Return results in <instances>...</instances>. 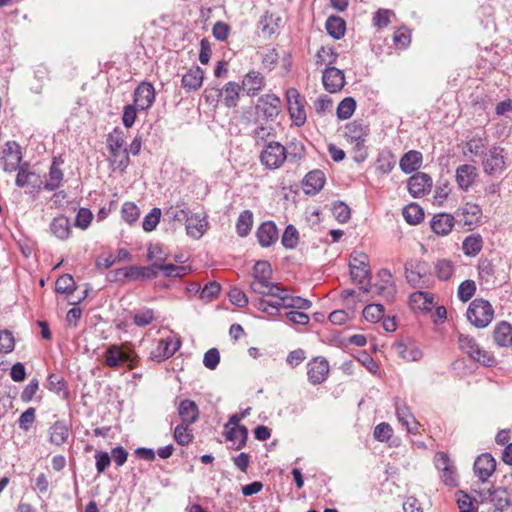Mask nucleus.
I'll list each match as a JSON object with an SVG mask.
<instances>
[{"mask_svg": "<svg viewBox=\"0 0 512 512\" xmlns=\"http://www.w3.org/2000/svg\"><path fill=\"white\" fill-rule=\"evenodd\" d=\"M476 283L473 280H464L460 283L457 291V296L461 302L469 301L476 292Z\"/></svg>", "mask_w": 512, "mask_h": 512, "instance_id": "56", "label": "nucleus"}, {"mask_svg": "<svg viewBox=\"0 0 512 512\" xmlns=\"http://www.w3.org/2000/svg\"><path fill=\"white\" fill-rule=\"evenodd\" d=\"M312 306L309 299L301 296H293L289 294V290L283 287V293L278 299L267 300L260 298L256 307L258 310L268 314L271 317L281 316V308L293 310H308Z\"/></svg>", "mask_w": 512, "mask_h": 512, "instance_id": "2", "label": "nucleus"}, {"mask_svg": "<svg viewBox=\"0 0 512 512\" xmlns=\"http://www.w3.org/2000/svg\"><path fill=\"white\" fill-rule=\"evenodd\" d=\"M21 147L16 141L5 143L0 154V165L5 172L12 173L22 164Z\"/></svg>", "mask_w": 512, "mask_h": 512, "instance_id": "14", "label": "nucleus"}, {"mask_svg": "<svg viewBox=\"0 0 512 512\" xmlns=\"http://www.w3.org/2000/svg\"><path fill=\"white\" fill-rule=\"evenodd\" d=\"M155 101V89L149 82L140 83L134 91V105L139 110L149 109Z\"/></svg>", "mask_w": 512, "mask_h": 512, "instance_id": "21", "label": "nucleus"}, {"mask_svg": "<svg viewBox=\"0 0 512 512\" xmlns=\"http://www.w3.org/2000/svg\"><path fill=\"white\" fill-rule=\"evenodd\" d=\"M248 435V428L244 425H233V427L229 428L225 433V437L229 441H235L239 439L237 444L233 446L234 450H241L246 446Z\"/></svg>", "mask_w": 512, "mask_h": 512, "instance_id": "41", "label": "nucleus"}, {"mask_svg": "<svg viewBox=\"0 0 512 512\" xmlns=\"http://www.w3.org/2000/svg\"><path fill=\"white\" fill-rule=\"evenodd\" d=\"M407 283L413 288L428 287L429 264L422 259H409L404 265Z\"/></svg>", "mask_w": 512, "mask_h": 512, "instance_id": "7", "label": "nucleus"}, {"mask_svg": "<svg viewBox=\"0 0 512 512\" xmlns=\"http://www.w3.org/2000/svg\"><path fill=\"white\" fill-rule=\"evenodd\" d=\"M47 389L63 399H67L69 397V391L67 388L66 381L64 378L58 373H51L47 378Z\"/></svg>", "mask_w": 512, "mask_h": 512, "instance_id": "43", "label": "nucleus"}, {"mask_svg": "<svg viewBox=\"0 0 512 512\" xmlns=\"http://www.w3.org/2000/svg\"><path fill=\"white\" fill-rule=\"evenodd\" d=\"M473 470L475 476L485 483L496 470V460L490 453H483L474 461Z\"/></svg>", "mask_w": 512, "mask_h": 512, "instance_id": "19", "label": "nucleus"}, {"mask_svg": "<svg viewBox=\"0 0 512 512\" xmlns=\"http://www.w3.org/2000/svg\"><path fill=\"white\" fill-rule=\"evenodd\" d=\"M397 354L406 361H418L422 358V351L414 344H405L403 341H397L393 345Z\"/></svg>", "mask_w": 512, "mask_h": 512, "instance_id": "40", "label": "nucleus"}, {"mask_svg": "<svg viewBox=\"0 0 512 512\" xmlns=\"http://www.w3.org/2000/svg\"><path fill=\"white\" fill-rule=\"evenodd\" d=\"M299 243V233L296 227L288 224L281 237V244L286 249H295Z\"/></svg>", "mask_w": 512, "mask_h": 512, "instance_id": "49", "label": "nucleus"}, {"mask_svg": "<svg viewBox=\"0 0 512 512\" xmlns=\"http://www.w3.org/2000/svg\"><path fill=\"white\" fill-rule=\"evenodd\" d=\"M281 100L274 94H266L258 99L257 110L267 120H274L280 113Z\"/></svg>", "mask_w": 512, "mask_h": 512, "instance_id": "23", "label": "nucleus"}, {"mask_svg": "<svg viewBox=\"0 0 512 512\" xmlns=\"http://www.w3.org/2000/svg\"><path fill=\"white\" fill-rule=\"evenodd\" d=\"M287 108L293 124L301 127L307 120L305 111V99L296 88H289L286 91Z\"/></svg>", "mask_w": 512, "mask_h": 512, "instance_id": "12", "label": "nucleus"}, {"mask_svg": "<svg viewBox=\"0 0 512 512\" xmlns=\"http://www.w3.org/2000/svg\"><path fill=\"white\" fill-rule=\"evenodd\" d=\"M403 217L410 225H417L424 219V210L417 203H410L403 208Z\"/></svg>", "mask_w": 512, "mask_h": 512, "instance_id": "46", "label": "nucleus"}, {"mask_svg": "<svg viewBox=\"0 0 512 512\" xmlns=\"http://www.w3.org/2000/svg\"><path fill=\"white\" fill-rule=\"evenodd\" d=\"M324 54L329 56V60L328 66H326L322 73V83L326 91L337 93L343 89L346 83L343 70L333 66L337 62L339 55L333 48L322 46L316 53L315 63L317 66L325 64Z\"/></svg>", "mask_w": 512, "mask_h": 512, "instance_id": "1", "label": "nucleus"}, {"mask_svg": "<svg viewBox=\"0 0 512 512\" xmlns=\"http://www.w3.org/2000/svg\"><path fill=\"white\" fill-rule=\"evenodd\" d=\"M286 148L279 142H270L262 150L260 161L268 169H277L287 157Z\"/></svg>", "mask_w": 512, "mask_h": 512, "instance_id": "13", "label": "nucleus"}, {"mask_svg": "<svg viewBox=\"0 0 512 512\" xmlns=\"http://www.w3.org/2000/svg\"><path fill=\"white\" fill-rule=\"evenodd\" d=\"M254 219L251 210L245 209L240 212L236 221V233L239 237H247L253 227Z\"/></svg>", "mask_w": 512, "mask_h": 512, "instance_id": "44", "label": "nucleus"}, {"mask_svg": "<svg viewBox=\"0 0 512 512\" xmlns=\"http://www.w3.org/2000/svg\"><path fill=\"white\" fill-rule=\"evenodd\" d=\"M350 258L349 267L352 280L359 285L360 290L369 292L371 289V271L367 255L354 252Z\"/></svg>", "mask_w": 512, "mask_h": 512, "instance_id": "4", "label": "nucleus"}, {"mask_svg": "<svg viewBox=\"0 0 512 512\" xmlns=\"http://www.w3.org/2000/svg\"><path fill=\"white\" fill-rule=\"evenodd\" d=\"M156 268L155 262L148 266H128L126 275L130 281H148L156 278Z\"/></svg>", "mask_w": 512, "mask_h": 512, "instance_id": "32", "label": "nucleus"}, {"mask_svg": "<svg viewBox=\"0 0 512 512\" xmlns=\"http://www.w3.org/2000/svg\"><path fill=\"white\" fill-rule=\"evenodd\" d=\"M478 170L474 165L462 164L456 168L455 180L460 190L467 192L475 183Z\"/></svg>", "mask_w": 512, "mask_h": 512, "instance_id": "22", "label": "nucleus"}, {"mask_svg": "<svg viewBox=\"0 0 512 512\" xmlns=\"http://www.w3.org/2000/svg\"><path fill=\"white\" fill-rule=\"evenodd\" d=\"M264 77L260 72L249 71L243 81L242 89H244L248 96H256L264 87Z\"/></svg>", "mask_w": 512, "mask_h": 512, "instance_id": "31", "label": "nucleus"}, {"mask_svg": "<svg viewBox=\"0 0 512 512\" xmlns=\"http://www.w3.org/2000/svg\"><path fill=\"white\" fill-rule=\"evenodd\" d=\"M423 155L420 151L410 150L406 152L399 161V166L402 172L410 174L419 172L418 169L422 166Z\"/></svg>", "mask_w": 512, "mask_h": 512, "instance_id": "29", "label": "nucleus"}, {"mask_svg": "<svg viewBox=\"0 0 512 512\" xmlns=\"http://www.w3.org/2000/svg\"><path fill=\"white\" fill-rule=\"evenodd\" d=\"M435 466L440 471L443 483L449 487L458 486L456 467L445 452H437L434 458Z\"/></svg>", "mask_w": 512, "mask_h": 512, "instance_id": "15", "label": "nucleus"}, {"mask_svg": "<svg viewBox=\"0 0 512 512\" xmlns=\"http://www.w3.org/2000/svg\"><path fill=\"white\" fill-rule=\"evenodd\" d=\"M75 289V281L70 274L60 276L55 282V291L59 294L70 295Z\"/></svg>", "mask_w": 512, "mask_h": 512, "instance_id": "54", "label": "nucleus"}, {"mask_svg": "<svg viewBox=\"0 0 512 512\" xmlns=\"http://www.w3.org/2000/svg\"><path fill=\"white\" fill-rule=\"evenodd\" d=\"M16 171L15 185L17 187L23 188L27 185H31L33 192L38 193L41 191L42 181L35 172L30 170V164L28 162H23Z\"/></svg>", "mask_w": 512, "mask_h": 512, "instance_id": "18", "label": "nucleus"}, {"mask_svg": "<svg viewBox=\"0 0 512 512\" xmlns=\"http://www.w3.org/2000/svg\"><path fill=\"white\" fill-rule=\"evenodd\" d=\"M332 213L335 219L340 223H346L351 217L349 206L342 201H335L332 205Z\"/></svg>", "mask_w": 512, "mask_h": 512, "instance_id": "58", "label": "nucleus"}, {"mask_svg": "<svg viewBox=\"0 0 512 512\" xmlns=\"http://www.w3.org/2000/svg\"><path fill=\"white\" fill-rule=\"evenodd\" d=\"M385 309L382 304H368L363 309V317L371 323H377L384 317Z\"/></svg>", "mask_w": 512, "mask_h": 512, "instance_id": "53", "label": "nucleus"}, {"mask_svg": "<svg viewBox=\"0 0 512 512\" xmlns=\"http://www.w3.org/2000/svg\"><path fill=\"white\" fill-rule=\"evenodd\" d=\"M207 226L208 221L206 217H200L198 214L190 213L186 221V232L190 237L200 239L205 233Z\"/></svg>", "mask_w": 512, "mask_h": 512, "instance_id": "34", "label": "nucleus"}, {"mask_svg": "<svg viewBox=\"0 0 512 512\" xmlns=\"http://www.w3.org/2000/svg\"><path fill=\"white\" fill-rule=\"evenodd\" d=\"M161 218V209L158 207H154L150 210V212L144 217L142 222V228L146 232L153 231Z\"/></svg>", "mask_w": 512, "mask_h": 512, "instance_id": "60", "label": "nucleus"}, {"mask_svg": "<svg viewBox=\"0 0 512 512\" xmlns=\"http://www.w3.org/2000/svg\"><path fill=\"white\" fill-rule=\"evenodd\" d=\"M190 424L180 423L173 431V439L180 446H188L194 439Z\"/></svg>", "mask_w": 512, "mask_h": 512, "instance_id": "48", "label": "nucleus"}, {"mask_svg": "<svg viewBox=\"0 0 512 512\" xmlns=\"http://www.w3.org/2000/svg\"><path fill=\"white\" fill-rule=\"evenodd\" d=\"M507 153L498 145L491 146L482 156L483 171L488 176L502 174L507 169Z\"/></svg>", "mask_w": 512, "mask_h": 512, "instance_id": "8", "label": "nucleus"}, {"mask_svg": "<svg viewBox=\"0 0 512 512\" xmlns=\"http://www.w3.org/2000/svg\"><path fill=\"white\" fill-rule=\"evenodd\" d=\"M455 224V216L445 212L435 214L430 221L432 231L439 236L448 235Z\"/></svg>", "mask_w": 512, "mask_h": 512, "instance_id": "26", "label": "nucleus"}, {"mask_svg": "<svg viewBox=\"0 0 512 512\" xmlns=\"http://www.w3.org/2000/svg\"><path fill=\"white\" fill-rule=\"evenodd\" d=\"M250 289L254 293L272 296L274 299H278V296L283 293V287L265 279H254L250 284Z\"/></svg>", "mask_w": 512, "mask_h": 512, "instance_id": "30", "label": "nucleus"}, {"mask_svg": "<svg viewBox=\"0 0 512 512\" xmlns=\"http://www.w3.org/2000/svg\"><path fill=\"white\" fill-rule=\"evenodd\" d=\"M395 411L398 421L407 429L409 433L416 434L419 429V423L410 412L407 404L400 398L395 399Z\"/></svg>", "mask_w": 512, "mask_h": 512, "instance_id": "24", "label": "nucleus"}, {"mask_svg": "<svg viewBox=\"0 0 512 512\" xmlns=\"http://www.w3.org/2000/svg\"><path fill=\"white\" fill-rule=\"evenodd\" d=\"M396 159L395 155L388 148L379 151L375 165L376 170L380 174H389L395 167Z\"/></svg>", "mask_w": 512, "mask_h": 512, "instance_id": "39", "label": "nucleus"}, {"mask_svg": "<svg viewBox=\"0 0 512 512\" xmlns=\"http://www.w3.org/2000/svg\"><path fill=\"white\" fill-rule=\"evenodd\" d=\"M494 342L499 347H507L512 344V325L507 321L498 323L493 331Z\"/></svg>", "mask_w": 512, "mask_h": 512, "instance_id": "38", "label": "nucleus"}, {"mask_svg": "<svg viewBox=\"0 0 512 512\" xmlns=\"http://www.w3.org/2000/svg\"><path fill=\"white\" fill-rule=\"evenodd\" d=\"M329 363L321 356L311 359L307 363V376L308 380L313 385L323 383L329 374Z\"/></svg>", "mask_w": 512, "mask_h": 512, "instance_id": "17", "label": "nucleus"}, {"mask_svg": "<svg viewBox=\"0 0 512 512\" xmlns=\"http://www.w3.org/2000/svg\"><path fill=\"white\" fill-rule=\"evenodd\" d=\"M457 499V506L459 509V512H477V509L475 508L473 504V500L466 492L463 490H459L456 493Z\"/></svg>", "mask_w": 512, "mask_h": 512, "instance_id": "63", "label": "nucleus"}, {"mask_svg": "<svg viewBox=\"0 0 512 512\" xmlns=\"http://www.w3.org/2000/svg\"><path fill=\"white\" fill-rule=\"evenodd\" d=\"M62 180L63 172L58 168L56 159H54L49 168V180L45 183L42 182V188L47 191H55L61 185Z\"/></svg>", "mask_w": 512, "mask_h": 512, "instance_id": "47", "label": "nucleus"}, {"mask_svg": "<svg viewBox=\"0 0 512 512\" xmlns=\"http://www.w3.org/2000/svg\"><path fill=\"white\" fill-rule=\"evenodd\" d=\"M221 291V286L216 281L208 282L200 291V299L205 302H210L217 298Z\"/></svg>", "mask_w": 512, "mask_h": 512, "instance_id": "62", "label": "nucleus"}, {"mask_svg": "<svg viewBox=\"0 0 512 512\" xmlns=\"http://www.w3.org/2000/svg\"><path fill=\"white\" fill-rule=\"evenodd\" d=\"M483 248V238L479 233L470 234L462 242V251L466 256L475 257Z\"/></svg>", "mask_w": 512, "mask_h": 512, "instance_id": "42", "label": "nucleus"}, {"mask_svg": "<svg viewBox=\"0 0 512 512\" xmlns=\"http://www.w3.org/2000/svg\"><path fill=\"white\" fill-rule=\"evenodd\" d=\"M107 148L108 151H117L125 147V135L120 128H114L107 135Z\"/></svg>", "mask_w": 512, "mask_h": 512, "instance_id": "52", "label": "nucleus"}, {"mask_svg": "<svg viewBox=\"0 0 512 512\" xmlns=\"http://www.w3.org/2000/svg\"><path fill=\"white\" fill-rule=\"evenodd\" d=\"M272 275V267L268 261H257L253 267L254 279L269 280Z\"/></svg>", "mask_w": 512, "mask_h": 512, "instance_id": "64", "label": "nucleus"}, {"mask_svg": "<svg viewBox=\"0 0 512 512\" xmlns=\"http://www.w3.org/2000/svg\"><path fill=\"white\" fill-rule=\"evenodd\" d=\"M51 233L60 240H66L71 234L70 220L63 214L53 218L50 223Z\"/></svg>", "mask_w": 512, "mask_h": 512, "instance_id": "35", "label": "nucleus"}, {"mask_svg": "<svg viewBox=\"0 0 512 512\" xmlns=\"http://www.w3.org/2000/svg\"><path fill=\"white\" fill-rule=\"evenodd\" d=\"M241 89L242 87L234 81L227 82L223 88H221L222 103L225 107L234 108L237 106Z\"/></svg>", "mask_w": 512, "mask_h": 512, "instance_id": "37", "label": "nucleus"}, {"mask_svg": "<svg viewBox=\"0 0 512 512\" xmlns=\"http://www.w3.org/2000/svg\"><path fill=\"white\" fill-rule=\"evenodd\" d=\"M435 275L440 281H447L453 275L455 267L451 260L441 259L435 263Z\"/></svg>", "mask_w": 512, "mask_h": 512, "instance_id": "51", "label": "nucleus"}, {"mask_svg": "<svg viewBox=\"0 0 512 512\" xmlns=\"http://www.w3.org/2000/svg\"><path fill=\"white\" fill-rule=\"evenodd\" d=\"M344 129L345 138L353 145L354 160L358 163L365 161L368 156L365 142L370 131L369 126L364 124L362 120H354L347 123Z\"/></svg>", "mask_w": 512, "mask_h": 512, "instance_id": "3", "label": "nucleus"}, {"mask_svg": "<svg viewBox=\"0 0 512 512\" xmlns=\"http://www.w3.org/2000/svg\"><path fill=\"white\" fill-rule=\"evenodd\" d=\"M433 294L425 291H416L409 296V305L414 311H430L433 305Z\"/></svg>", "mask_w": 512, "mask_h": 512, "instance_id": "33", "label": "nucleus"}, {"mask_svg": "<svg viewBox=\"0 0 512 512\" xmlns=\"http://www.w3.org/2000/svg\"><path fill=\"white\" fill-rule=\"evenodd\" d=\"M432 178L424 172H416L407 180V189L413 198L427 195L432 188Z\"/></svg>", "mask_w": 512, "mask_h": 512, "instance_id": "16", "label": "nucleus"}, {"mask_svg": "<svg viewBox=\"0 0 512 512\" xmlns=\"http://www.w3.org/2000/svg\"><path fill=\"white\" fill-rule=\"evenodd\" d=\"M111 162L117 165L121 171H124L130 164L129 152L127 148L109 151Z\"/></svg>", "mask_w": 512, "mask_h": 512, "instance_id": "59", "label": "nucleus"}, {"mask_svg": "<svg viewBox=\"0 0 512 512\" xmlns=\"http://www.w3.org/2000/svg\"><path fill=\"white\" fill-rule=\"evenodd\" d=\"M71 424L65 420L55 421L48 429V441L55 446L64 445L70 436Z\"/></svg>", "mask_w": 512, "mask_h": 512, "instance_id": "25", "label": "nucleus"}, {"mask_svg": "<svg viewBox=\"0 0 512 512\" xmlns=\"http://www.w3.org/2000/svg\"><path fill=\"white\" fill-rule=\"evenodd\" d=\"M204 78V72L200 67L190 69L187 71L181 79L182 87L187 91H196L202 85Z\"/></svg>", "mask_w": 512, "mask_h": 512, "instance_id": "36", "label": "nucleus"}, {"mask_svg": "<svg viewBox=\"0 0 512 512\" xmlns=\"http://www.w3.org/2000/svg\"><path fill=\"white\" fill-rule=\"evenodd\" d=\"M477 494L482 506H490L499 512H504L512 504L509 491L503 487L482 489Z\"/></svg>", "mask_w": 512, "mask_h": 512, "instance_id": "9", "label": "nucleus"}, {"mask_svg": "<svg viewBox=\"0 0 512 512\" xmlns=\"http://www.w3.org/2000/svg\"><path fill=\"white\" fill-rule=\"evenodd\" d=\"M155 320L154 311L151 308L144 307L136 311L133 315V323L137 327H145Z\"/></svg>", "mask_w": 512, "mask_h": 512, "instance_id": "55", "label": "nucleus"}, {"mask_svg": "<svg viewBox=\"0 0 512 512\" xmlns=\"http://www.w3.org/2000/svg\"><path fill=\"white\" fill-rule=\"evenodd\" d=\"M458 343L460 349L473 361L478 362L485 367L496 366L497 361L495 356L491 352L482 349L472 336L459 334Z\"/></svg>", "mask_w": 512, "mask_h": 512, "instance_id": "6", "label": "nucleus"}, {"mask_svg": "<svg viewBox=\"0 0 512 512\" xmlns=\"http://www.w3.org/2000/svg\"><path fill=\"white\" fill-rule=\"evenodd\" d=\"M466 317L474 327L485 328L494 318V309L488 300L476 298L469 304Z\"/></svg>", "mask_w": 512, "mask_h": 512, "instance_id": "5", "label": "nucleus"}, {"mask_svg": "<svg viewBox=\"0 0 512 512\" xmlns=\"http://www.w3.org/2000/svg\"><path fill=\"white\" fill-rule=\"evenodd\" d=\"M483 212L478 204L467 202L455 212L456 224L465 231H473L482 223Z\"/></svg>", "mask_w": 512, "mask_h": 512, "instance_id": "11", "label": "nucleus"}, {"mask_svg": "<svg viewBox=\"0 0 512 512\" xmlns=\"http://www.w3.org/2000/svg\"><path fill=\"white\" fill-rule=\"evenodd\" d=\"M121 214L125 222L133 224L138 220L140 216V210L135 203L125 202L122 205Z\"/></svg>", "mask_w": 512, "mask_h": 512, "instance_id": "61", "label": "nucleus"}, {"mask_svg": "<svg viewBox=\"0 0 512 512\" xmlns=\"http://www.w3.org/2000/svg\"><path fill=\"white\" fill-rule=\"evenodd\" d=\"M177 413L181 423L193 425L199 419L198 405L190 399H183L178 403Z\"/></svg>", "mask_w": 512, "mask_h": 512, "instance_id": "28", "label": "nucleus"}, {"mask_svg": "<svg viewBox=\"0 0 512 512\" xmlns=\"http://www.w3.org/2000/svg\"><path fill=\"white\" fill-rule=\"evenodd\" d=\"M325 28H326L328 35H330L335 40H339L345 34L346 23L339 16H330L326 20Z\"/></svg>", "mask_w": 512, "mask_h": 512, "instance_id": "45", "label": "nucleus"}, {"mask_svg": "<svg viewBox=\"0 0 512 512\" xmlns=\"http://www.w3.org/2000/svg\"><path fill=\"white\" fill-rule=\"evenodd\" d=\"M104 357V363L109 368L115 369L123 364L127 365L130 370L136 367L137 356L135 352L131 349L125 350L122 346L117 344L108 346L104 353Z\"/></svg>", "mask_w": 512, "mask_h": 512, "instance_id": "10", "label": "nucleus"}, {"mask_svg": "<svg viewBox=\"0 0 512 512\" xmlns=\"http://www.w3.org/2000/svg\"><path fill=\"white\" fill-rule=\"evenodd\" d=\"M486 144L487 140L485 137L475 135L467 141L466 148L474 156H483V154L485 153L484 149L486 148Z\"/></svg>", "mask_w": 512, "mask_h": 512, "instance_id": "57", "label": "nucleus"}, {"mask_svg": "<svg viewBox=\"0 0 512 512\" xmlns=\"http://www.w3.org/2000/svg\"><path fill=\"white\" fill-rule=\"evenodd\" d=\"M356 105V101L353 97H346L341 100L336 110L337 118L339 120L349 119L353 115Z\"/></svg>", "mask_w": 512, "mask_h": 512, "instance_id": "50", "label": "nucleus"}, {"mask_svg": "<svg viewBox=\"0 0 512 512\" xmlns=\"http://www.w3.org/2000/svg\"><path fill=\"white\" fill-rule=\"evenodd\" d=\"M256 238L262 248L271 247L279 238V230L272 220L262 222L256 229Z\"/></svg>", "mask_w": 512, "mask_h": 512, "instance_id": "20", "label": "nucleus"}, {"mask_svg": "<svg viewBox=\"0 0 512 512\" xmlns=\"http://www.w3.org/2000/svg\"><path fill=\"white\" fill-rule=\"evenodd\" d=\"M326 182V177L323 171L319 169L312 170L306 174L302 181V186L305 194L316 195L320 192Z\"/></svg>", "mask_w": 512, "mask_h": 512, "instance_id": "27", "label": "nucleus"}]
</instances>
